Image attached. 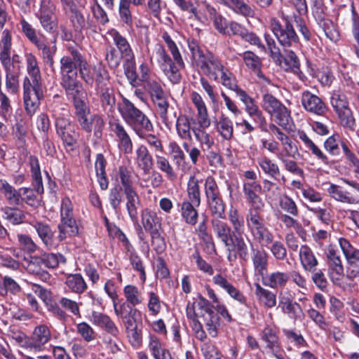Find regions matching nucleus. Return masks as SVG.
<instances>
[{
  "mask_svg": "<svg viewBox=\"0 0 359 359\" xmlns=\"http://www.w3.org/2000/svg\"><path fill=\"white\" fill-rule=\"evenodd\" d=\"M26 69L29 77L24 81L25 109L29 116H33L44 97L46 90L41 80V72L36 57L32 53L25 54Z\"/></svg>",
  "mask_w": 359,
  "mask_h": 359,
  "instance_id": "1",
  "label": "nucleus"
},
{
  "mask_svg": "<svg viewBox=\"0 0 359 359\" xmlns=\"http://www.w3.org/2000/svg\"><path fill=\"white\" fill-rule=\"evenodd\" d=\"M187 43L193 61L197 67L210 79L219 81V73L225 67L218 57L209 51L202 50L194 39H189Z\"/></svg>",
  "mask_w": 359,
  "mask_h": 359,
  "instance_id": "2",
  "label": "nucleus"
},
{
  "mask_svg": "<svg viewBox=\"0 0 359 359\" xmlns=\"http://www.w3.org/2000/svg\"><path fill=\"white\" fill-rule=\"evenodd\" d=\"M118 110L122 118L137 135L142 136L144 131L154 129L147 116L128 99L123 98L122 103L118 104Z\"/></svg>",
  "mask_w": 359,
  "mask_h": 359,
  "instance_id": "3",
  "label": "nucleus"
},
{
  "mask_svg": "<svg viewBox=\"0 0 359 359\" xmlns=\"http://www.w3.org/2000/svg\"><path fill=\"white\" fill-rule=\"evenodd\" d=\"M67 50L68 54L60 60V85L79 81V60L83 59V54L76 46L69 44Z\"/></svg>",
  "mask_w": 359,
  "mask_h": 359,
  "instance_id": "4",
  "label": "nucleus"
},
{
  "mask_svg": "<svg viewBox=\"0 0 359 359\" xmlns=\"http://www.w3.org/2000/svg\"><path fill=\"white\" fill-rule=\"evenodd\" d=\"M280 17L285 22L283 26L276 18H271L269 20V27L271 31L275 35L279 43L284 48H290L298 44L299 38L291 24L289 17L283 12Z\"/></svg>",
  "mask_w": 359,
  "mask_h": 359,
  "instance_id": "5",
  "label": "nucleus"
},
{
  "mask_svg": "<svg viewBox=\"0 0 359 359\" xmlns=\"http://www.w3.org/2000/svg\"><path fill=\"white\" fill-rule=\"evenodd\" d=\"M62 113L54 107L52 109L53 116L55 119V128L57 135L61 137L66 147H72L76 142L74 126L72 124L67 109L61 108Z\"/></svg>",
  "mask_w": 359,
  "mask_h": 359,
  "instance_id": "6",
  "label": "nucleus"
},
{
  "mask_svg": "<svg viewBox=\"0 0 359 359\" xmlns=\"http://www.w3.org/2000/svg\"><path fill=\"white\" fill-rule=\"evenodd\" d=\"M262 106L273 121L280 126L286 127L290 118L287 107L276 97L270 93L263 95Z\"/></svg>",
  "mask_w": 359,
  "mask_h": 359,
  "instance_id": "7",
  "label": "nucleus"
},
{
  "mask_svg": "<svg viewBox=\"0 0 359 359\" xmlns=\"http://www.w3.org/2000/svg\"><path fill=\"white\" fill-rule=\"evenodd\" d=\"M74 115L81 128L88 133L99 132L104 127L103 118L97 114H92L88 104L74 109Z\"/></svg>",
  "mask_w": 359,
  "mask_h": 359,
  "instance_id": "8",
  "label": "nucleus"
},
{
  "mask_svg": "<svg viewBox=\"0 0 359 359\" xmlns=\"http://www.w3.org/2000/svg\"><path fill=\"white\" fill-rule=\"evenodd\" d=\"M330 103L341 124L344 127L353 128L355 125V118L346 95L340 91H334L331 95Z\"/></svg>",
  "mask_w": 359,
  "mask_h": 359,
  "instance_id": "9",
  "label": "nucleus"
},
{
  "mask_svg": "<svg viewBox=\"0 0 359 359\" xmlns=\"http://www.w3.org/2000/svg\"><path fill=\"white\" fill-rule=\"evenodd\" d=\"M156 60L159 67L172 83H178L181 80V74L171 57L161 45L155 48Z\"/></svg>",
  "mask_w": 359,
  "mask_h": 359,
  "instance_id": "10",
  "label": "nucleus"
},
{
  "mask_svg": "<svg viewBox=\"0 0 359 359\" xmlns=\"http://www.w3.org/2000/svg\"><path fill=\"white\" fill-rule=\"evenodd\" d=\"M328 276L334 285L341 286L344 276V269L339 253L330 248L326 253Z\"/></svg>",
  "mask_w": 359,
  "mask_h": 359,
  "instance_id": "11",
  "label": "nucleus"
},
{
  "mask_svg": "<svg viewBox=\"0 0 359 359\" xmlns=\"http://www.w3.org/2000/svg\"><path fill=\"white\" fill-rule=\"evenodd\" d=\"M237 96L245 105L246 113L253 121L260 127L265 126L266 124V118L254 99L250 97L243 90L238 91Z\"/></svg>",
  "mask_w": 359,
  "mask_h": 359,
  "instance_id": "12",
  "label": "nucleus"
},
{
  "mask_svg": "<svg viewBox=\"0 0 359 359\" xmlns=\"http://www.w3.org/2000/svg\"><path fill=\"white\" fill-rule=\"evenodd\" d=\"M339 145H341L346 158L352 163H355L357 161L356 156L348 149L346 143L340 140L339 135H331L327 138L323 143V147L325 151L332 156H338L340 155L341 151Z\"/></svg>",
  "mask_w": 359,
  "mask_h": 359,
  "instance_id": "13",
  "label": "nucleus"
},
{
  "mask_svg": "<svg viewBox=\"0 0 359 359\" xmlns=\"http://www.w3.org/2000/svg\"><path fill=\"white\" fill-rule=\"evenodd\" d=\"M278 308L284 315L294 321L301 320L304 316L301 305L294 301L290 295L285 296L282 292L279 294Z\"/></svg>",
  "mask_w": 359,
  "mask_h": 359,
  "instance_id": "14",
  "label": "nucleus"
},
{
  "mask_svg": "<svg viewBox=\"0 0 359 359\" xmlns=\"http://www.w3.org/2000/svg\"><path fill=\"white\" fill-rule=\"evenodd\" d=\"M261 339L266 343V348L278 359H283L280 353V342L275 327L266 325L261 332Z\"/></svg>",
  "mask_w": 359,
  "mask_h": 359,
  "instance_id": "15",
  "label": "nucleus"
},
{
  "mask_svg": "<svg viewBox=\"0 0 359 359\" xmlns=\"http://www.w3.org/2000/svg\"><path fill=\"white\" fill-rule=\"evenodd\" d=\"M69 100L73 103L74 108L88 104L86 101V93L79 81L61 84Z\"/></svg>",
  "mask_w": 359,
  "mask_h": 359,
  "instance_id": "16",
  "label": "nucleus"
},
{
  "mask_svg": "<svg viewBox=\"0 0 359 359\" xmlns=\"http://www.w3.org/2000/svg\"><path fill=\"white\" fill-rule=\"evenodd\" d=\"M301 102L306 111L316 115L323 116L327 109L322 99L309 90L302 93Z\"/></svg>",
  "mask_w": 359,
  "mask_h": 359,
  "instance_id": "17",
  "label": "nucleus"
},
{
  "mask_svg": "<svg viewBox=\"0 0 359 359\" xmlns=\"http://www.w3.org/2000/svg\"><path fill=\"white\" fill-rule=\"evenodd\" d=\"M51 332L46 325L36 326L30 337L29 346L31 353H37L44 350L45 345L50 340Z\"/></svg>",
  "mask_w": 359,
  "mask_h": 359,
  "instance_id": "18",
  "label": "nucleus"
},
{
  "mask_svg": "<svg viewBox=\"0 0 359 359\" xmlns=\"http://www.w3.org/2000/svg\"><path fill=\"white\" fill-rule=\"evenodd\" d=\"M326 191L328 196L335 201L347 205H356L359 203V199L357 196L339 184L330 183Z\"/></svg>",
  "mask_w": 359,
  "mask_h": 359,
  "instance_id": "19",
  "label": "nucleus"
},
{
  "mask_svg": "<svg viewBox=\"0 0 359 359\" xmlns=\"http://www.w3.org/2000/svg\"><path fill=\"white\" fill-rule=\"evenodd\" d=\"M134 162L144 174H149L154 165L152 155L144 144H139L135 150Z\"/></svg>",
  "mask_w": 359,
  "mask_h": 359,
  "instance_id": "20",
  "label": "nucleus"
},
{
  "mask_svg": "<svg viewBox=\"0 0 359 359\" xmlns=\"http://www.w3.org/2000/svg\"><path fill=\"white\" fill-rule=\"evenodd\" d=\"M221 218H213L211 220L212 231L216 237L230 250V241L233 237L231 228Z\"/></svg>",
  "mask_w": 359,
  "mask_h": 359,
  "instance_id": "21",
  "label": "nucleus"
},
{
  "mask_svg": "<svg viewBox=\"0 0 359 359\" xmlns=\"http://www.w3.org/2000/svg\"><path fill=\"white\" fill-rule=\"evenodd\" d=\"M107 34L112 39L114 45L121 55L123 60L134 59V53L126 37L115 29L109 30Z\"/></svg>",
  "mask_w": 359,
  "mask_h": 359,
  "instance_id": "22",
  "label": "nucleus"
},
{
  "mask_svg": "<svg viewBox=\"0 0 359 359\" xmlns=\"http://www.w3.org/2000/svg\"><path fill=\"white\" fill-rule=\"evenodd\" d=\"M112 130L118 140V147L126 154H131L133 149L132 140L124 126L119 122L111 125Z\"/></svg>",
  "mask_w": 359,
  "mask_h": 359,
  "instance_id": "23",
  "label": "nucleus"
},
{
  "mask_svg": "<svg viewBox=\"0 0 359 359\" xmlns=\"http://www.w3.org/2000/svg\"><path fill=\"white\" fill-rule=\"evenodd\" d=\"M297 135L318 160L326 165H332V161H330L328 156L310 139L304 131L298 130Z\"/></svg>",
  "mask_w": 359,
  "mask_h": 359,
  "instance_id": "24",
  "label": "nucleus"
},
{
  "mask_svg": "<svg viewBox=\"0 0 359 359\" xmlns=\"http://www.w3.org/2000/svg\"><path fill=\"white\" fill-rule=\"evenodd\" d=\"M299 259L302 269L308 272L312 271L318 265V260L312 249L307 245H303L299 250Z\"/></svg>",
  "mask_w": 359,
  "mask_h": 359,
  "instance_id": "25",
  "label": "nucleus"
},
{
  "mask_svg": "<svg viewBox=\"0 0 359 359\" xmlns=\"http://www.w3.org/2000/svg\"><path fill=\"white\" fill-rule=\"evenodd\" d=\"M191 100L197 111L198 124L205 126L207 122L209 123V121L211 120L209 117L208 108L203 98L198 93L192 92L191 94Z\"/></svg>",
  "mask_w": 359,
  "mask_h": 359,
  "instance_id": "26",
  "label": "nucleus"
},
{
  "mask_svg": "<svg viewBox=\"0 0 359 359\" xmlns=\"http://www.w3.org/2000/svg\"><path fill=\"white\" fill-rule=\"evenodd\" d=\"M141 222L144 229L149 233L159 231L161 226V219L156 212L148 208L142 210Z\"/></svg>",
  "mask_w": 359,
  "mask_h": 359,
  "instance_id": "27",
  "label": "nucleus"
},
{
  "mask_svg": "<svg viewBox=\"0 0 359 359\" xmlns=\"http://www.w3.org/2000/svg\"><path fill=\"white\" fill-rule=\"evenodd\" d=\"M263 213L264 210L248 211L245 219L251 234L267 226Z\"/></svg>",
  "mask_w": 359,
  "mask_h": 359,
  "instance_id": "28",
  "label": "nucleus"
},
{
  "mask_svg": "<svg viewBox=\"0 0 359 359\" xmlns=\"http://www.w3.org/2000/svg\"><path fill=\"white\" fill-rule=\"evenodd\" d=\"M206 124L205 126L198 124L197 127L192 128L196 140L199 142L200 146L203 150L210 149L215 143L214 138L205 130L206 128L210 127L211 121H209V123H207Z\"/></svg>",
  "mask_w": 359,
  "mask_h": 359,
  "instance_id": "29",
  "label": "nucleus"
},
{
  "mask_svg": "<svg viewBox=\"0 0 359 359\" xmlns=\"http://www.w3.org/2000/svg\"><path fill=\"white\" fill-rule=\"evenodd\" d=\"M91 321L94 325L100 327L114 336L117 335L119 332L114 321L106 314L93 311L91 315Z\"/></svg>",
  "mask_w": 359,
  "mask_h": 359,
  "instance_id": "30",
  "label": "nucleus"
},
{
  "mask_svg": "<svg viewBox=\"0 0 359 359\" xmlns=\"http://www.w3.org/2000/svg\"><path fill=\"white\" fill-rule=\"evenodd\" d=\"M199 318L201 319L205 330L208 334L213 338L218 336V327L219 326V317L215 311H210L208 313H201L199 314Z\"/></svg>",
  "mask_w": 359,
  "mask_h": 359,
  "instance_id": "31",
  "label": "nucleus"
},
{
  "mask_svg": "<svg viewBox=\"0 0 359 359\" xmlns=\"http://www.w3.org/2000/svg\"><path fill=\"white\" fill-rule=\"evenodd\" d=\"M215 129L224 140L229 141L233 137V125L231 119L222 114L215 122Z\"/></svg>",
  "mask_w": 359,
  "mask_h": 359,
  "instance_id": "32",
  "label": "nucleus"
},
{
  "mask_svg": "<svg viewBox=\"0 0 359 359\" xmlns=\"http://www.w3.org/2000/svg\"><path fill=\"white\" fill-rule=\"evenodd\" d=\"M29 224L36 230L43 243L47 247H52L53 245L54 232L52 231L50 225L39 221H34Z\"/></svg>",
  "mask_w": 359,
  "mask_h": 359,
  "instance_id": "33",
  "label": "nucleus"
},
{
  "mask_svg": "<svg viewBox=\"0 0 359 359\" xmlns=\"http://www.w3.org/2000/svg\"><path fill=\"white\" fill-rule=\"evenodd\" d=\"M289 280L290 274L287 272L276 271L267 276L264 284L272 289L283 288Z\"/></svg>",
  "mask_w": 359,
  "mask_h": 359,
  "instance_id": "34",
  "label": "nucleus"
},
{
  "mask_svg": "<svg viewBox=\"0 0 359 359\" xmlns=\"http://www.w3.org/2000/svg\"><path fill=\"white\" fill-rule=\"evenodd\" d=\"M0 191L10 205H19L21 203L20 188L17 190L7 181L1 180Z\"/></svg>",
  "mask_w": 359,
  "mask_h": 359,
  "instance_id": "35",
  "label": "nucleus"
},
{
  "mask_svg": "<svg viewBox=\"0 0 359 359\" xmlns=\"http://www.w3.org/2000/svg\"><path fill=\"white\" fill-rule=\"evenodd\" d=\"M79 75L86 84L92 86L94 83V71L100 68L101 63L90 65L88 64L86 57L83 55V59L79 60Z\"/></svg>",
  "mask_w": 359,
  "mask_h": 359,
  "instance_id": "36",
  "label": "nucleus"
},
{
  "mask_svg": "<svg viewBox=\"0 0 359 359\" xmlns=\"http://www.w3.org/2000/svg\"><path fill=\"white\" fill-rule=\"evenodd\" d=\"M29 164L31 168L34 189L37 194H41L44 189L39 159L34 156H30L29 157Z\"/></svg>",
  "mask_w": 359,
  "mask_h": 359,
  "instance_id": "37",
  "label": "nucleus"
},
{
  "mask_svg": "<svg viewBox=\"0 0 359 359\" xmlns=\"http://www.w3.org/2000/svg\"><path fill=\"white\" fill-rule=\"evenodd\" d=\"M191 120L185 114H180L176 120L175 128L178 137L184 140H190L192 139L191 128Z\"/></svg>",
  "mask_w": 359,
  "mask_h": 359,
  "instance_id": "38",
  "label": "nucleus"
},
{
  "mask_svg": "<svg viewBox=\"0 0 359 359\" xmlns=\"http://www.w3.org/2000/svg\"><path fill=\"white\" fill-rule=\"evenodd\" d=\"M100 96L102 108L110 112L114 111L116 105V97L114 90L110 86H107L97 90Z\"/></svg>",
  "mask_w": 359,
  "mask_h": 359,
  "instance_id": "39",
  "label": "nucleus"
},
{
  "mask_svg": "<svg viewBox=\"0 0 359 359\" xmlns=\"http://www.w3.org/2000/svg\"><path fill=\"white\" fill-rule=\"evenodd\" d=\"M257 163L262 172L271 178L278 180L280 175V170L277 163L269 157L264 156L257 159Z\"/></svg>",
  "mask_w": 359,
  "mask_h": 359,
  "instance_id": "40",
  "label": "nucleus"
},
{
  "mask_svg": "<svg viewBox=\"0 0 359 359\" xmlns=\"http://www.w3.org/2000/svg\"><path fill=\"white\" fill-rule=\"evenodd\" d=\"M57 228L59 231L57 238L60 241H64L67 237H72L79 234V227L75 219L60 220Z\"/></svg>",
  "mask_w": 359,
  "mask_h": 359,
  "instance_id": "41",
  "label": "nucleus"
},
{
  "mask_svg": "<svg viewBox=\"0 0 359 359\" xmlns=\"http://www.w3.org/2000/svg\"><path fill=\"white\" fill-rule=\"evenodd\" d=\"M6 72V86L8 91L15 93L18 86V73L14 70L11 61L1 63Z\"/></svg>",
  "mask_w": 359,
  "mask_h": 359,
  "instance_id": "42",
  "label": "nucleus"
},
{
  "mask_svg": "<svg viewBox=\"0 0 359 359\" xmlns=\"http://www.w3.org/2000/svg\"><path fill=\"white\" fill-rule=\"evenodd\" d=\"M12 46V35L11 32L6 29L1 33L0 40V62L4 63L5 62L11 61V50Z\"/></svg>",
  "mask_w": 359,
  "mask_h": 359,
  "instance_id": "43",
  "label": "nucleus"
},
{
  "mask_svg": "<svg viewBox=\"0 0 359 359\" xmlns=\"http://www.w3.org/2000/svg\"><path fill=\"white\" fill-rule=\"evenodd\" d=\"M252 261L255 271L259 274H262L266 271L268 265V254L262 249H252Z\"/></svg>",
  "mask_w": 359,
  "mask_h": 359,
  "instance_id": "44",
  "label": "nucleus"
},
{
  "mask_svg": "<svg viewBox=\"0 0 359 359\" xmlns=\"http://www.w3.org/2000/svg\"><path fill=\"white\" fill-rule=\"evenodd\" d=\"M230 243L231 248L229 251H236L241 259L247 261L249 258L248 247L243 237V234L233 235Z\"/></svg>",
  "mask_w": 359,
  "mask_h": 359,
  "instance_id": "45",
  "label": "nucleus"
},
{
  "mask_svg": "<svg viewBox=\"0 0 359 359\" xmlns=\"http://www.w3.org/2000/svg\"><path fill=\"white\" fill-rule=\"evenodd\" d=\"M127 199L126 209L133 222L137 221L138 207L140 203L138 194L135 190L124 192Z\"/></svg>",
  "mask_w": 359,
  "mask_h": 359,
  "instance_id": "46",
  "label": "nucleus"
},
{
  "mask_svg": "<svg viewBox=\"0 0 359 359\" xmlns=\"http://www.w3.org/2000/svg\"><path fill=\"white\" fill-rule=\"evenodd\" d=\"M255 286V294L265 307L273 308L276 306L277 297L274 292L262 287L259 283H256Z\"/></svg>",
  "mask_w": 359,
  "mask_h": 359,
  "instance_id": "47",
  "label": "nucleus"
},
{
  "mask_svg": "<svg viewBox=\"0 0 359 359\" xmlns=\"http://www.w3.org/2000/svg\"><path fill=\"white\" fill-rule=\"evenodd\" d=\"M278 61H280L281 67L285 71L292 72L295 74L301 73L300 62L294 51H286L283 60L280 59Z\"/></svg>",
  "mask_w": 359,
  "mask_h": 359,
  "instance_id": "48",
  "label": "nucleus"
},
{
  "mask_svg": "<svg viewBox=\"0 0 359 359\" xmlns=\"http://www.w3.org/2000/svg\"><path fill=\"white\" fill-rule=\"evenodd\" d=\"M123 295L126 302L135 307L144 302V297L139 289L133 285H127L123 287Z\"/></svg>",
  "mask_w": 359,
  "mask_h": 359,
  "instance_id": "49",
  "label": "nucleus"
},
{
  "mask_svg": "<svg viewBox=\"0 0 359 359\" xmlns=\"http://www.w3.org/2000/svg\"><path fill=\"white\" fill-rule=\"evenodd\" d=\"M229 220L232 226L233 235L244 233L245 220L236 208L231 207L229 209Z\"/></svg>",
  "mask_w": 359,
  "mask_h": 359,
  "instance_id": "50",
  "label": "nucleus"
},
{
  "mask_svg": "<svg viewBox=\"0 0 359 359\" xmlns=\"http://www.w3.org/2000/svg\"><path fill=\"white\" fill-rule=\"evenodd\" d=\"M188 202L193 203L196 207L201 204V190L199 181L195 176H191L187 184Z\"/></svg>",
  "mask_w": 359,
  "mask_h": 359,
  "instance_id": "51",
  "label": "nucleus"
},
{
  "mask_svg": "<svg viewBox=\"0 0 359 359\" xmlns=\"http://www.w3.org/2000/svg\"><path fill=\"white\" fill-rule=\"evenodd\" d=\"M36 47L41 51V58L44 63L53 68L55 64L54 56L57 52L56 45L52 46L48 45L43 41L41 40Z\"/></svg>",
  "mask_w": 359,
  "mask_h": 359,
  "instance_id": "52",
  "label": "nucleus"
},
{
  "mask_svg": "<svg viewBox=\"0 0 359 359\" xmlns=\"http://www.w3.org/2000/svg\"><path fill=\"white\" fill-rule=\"evenodd\" d=\"M220 83L223 86L227 89L234 91L236 95L238 94V91L243 90L240 88L237 84V81L233 73H231L226 67L222 70L219 75V81H216Z\"/></svg>",
  "mask_w": 359,
  "mask_h": 359,
  "instance_id": "53",
  "label": "nucleus"
},
{
  "mask_svg": "<svg viewBox=\"0 0 359 359\" xmlns=\"http://www.w3.org/2000/svg\"><path fill=\"white\" fill-rule=\"evenodd\" d=\"M67 287L73 292L83 293L87 288V284L81 274H70L65 281Z\"/></svg>",
  "mask_w": 359,
  "mask_h": 359,
  "instance_id": "54",
  "label": "nucleus"
},
{
  "mask_svg": "<svg viewBox=\"0 0 359 359\" xmlns=\"http://www.w3.org/2000/svg\"><path fill=\"white\" fill-rule=\"evenodd\" d=\"M162 39L165 41L167 45L168 50H170L174 62L177 65L180 67H184V62L183 61L182 57L180 50L175 43V42L171 39L170 36L168 32H164L162 34Z\"/></svg>",
  "mask_w": 359,
  "mask_h": 359,
  "instance_id": "55",
  "label": "nucleus"
},
{
  "mask_svg": "<svg viewBox=\"0 0 359 359\" xmlns=\"http://www.w3.org/2000/svg\"><path fill=\"white\" fill-rule=\"evenodd\" d=\"M3 217L14 225L23 222L25 217L24 212L17 208L5 207L1 209Z\"/></svg>",
  "mask_w": 359,
  "mask_h": 359,
  "instance_id": "56",
  "label": "nucleus"
},
{
  "mask_svg": "<svg viewBox=\"0 0 359 359\" xmlns=\"http://www.w3.org/2000/svg\"><path fill=\"white\" fill-rule=\"evenodd\" d=\"M113 307L115 315L121 319L129 316H136L139 312L137 309L126 302L118 303L117 301H115L113 302Z\"/></svg>",
  "mask_w": 359,
  "mask_h": 359,
  "instance_id": "57",
  "label": "nucleus"
},
{
  "mask_svg": "<svg viewBox=\"0 0 359 359\" xmlns=\"http://www.w3.org/2000/svg\"><path fill=\"white\" fill-rule=\"evenodd\" d=\"M195 205L188 201L182 203V216L185 222L191 225H195L198 220V212L195 209Z\"/></svg>",
  "mask_w": 359,
  "mask_h": 359,
  "instance_id": "58",
  "label": "nucleus"
},
{
  "mask_svg": "<svg viewBox=\"0 0 359 359\" xmlns=\"http://www.w3.org/2000/svg\"><path fill=\"white\" fill-rule=\"evenodd\" d=\"M201 351L205 359H222V354L211 340L202 341Z\"/></svg>",
  "mask_w": 359,
  "mask_h": 359,
  "instance_id": "59",
  "label": "nucleus"
},
{
  "mask_svg": "<svg viewBox=\"0 0 359 359\" xmlns=\"http://www.w3.org/2000/svg\"><path fill=\"white\" fill-rule=\"evenodd\" d=\"M205 194L206 201L222 198L217 183L212 176H208L205 181Z\"/></svg>",
  "mask_w": 359,
  "mask_h": 359,
  "instance_id": "60",
  "label": "nucleus"
},
{
  "mask_svg": "<svg viewBox=\"0 0 359 359\" xmlns=\"http://www.w3.org/2000/svg\"><path fill=\"white\" fill-rule=\"evenodd\" d=\"M251 235L255 241L262 247H268L274 240V235L268 226Z\"/></svg>",
  "mask_w": 359,
  "mask_h": 359,
  "instance_id": "61",
  "label": "nucleus"
},
{
  "mask_svg": "<svg viewBox=\"0 0 359 359\" xmlns=\"http://www.w3.org/2000/svg\"><path fill=\"white\" fill-rule=\"evenodd\" d=\"M243 59L245 65L255 72L258 76L262 77L261 69V61L259 57L252 51H245L243 55Z\"/></svg>",
  "mask_w": 359,
  "mask_h": 359,
  "instance_id": "62",
  "label": "nucleus"
},
{
  "mask_svg": "<svg viewBox=\"0 0 359 359\" xmlns=\"http://www.w3.org/2000/svg\"><path fill=\"white\" fill-rule=\"evenodd\" d=\"M43 30L48 33H52L57 26V19L55 15L35 14Z\"/></svg>",
  "mask_w": 359,
  "mask_h": 359,
  "instance_id": "63",
  "label": "nucleus"
},
{
  "mask_svg": "<svg viewBox=\"0 0 359 359\" xmlns=\"http://www.w3.org/2000/svg\"><path fill=\"white\" fill-rule=\"evenodd\" d=\"M207 203L215 218L225 219V203L222 198L207 201Z\"/></svg>",
  "mask_w": 359,
  "mask_h": 359,
  "instance_id": "64",
  "label": "nucleus"
}]
</instances>
